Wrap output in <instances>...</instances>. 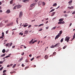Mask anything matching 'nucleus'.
I'll use <instances>...</instances> for the list:
<instances>
[{"label":"nucleus","mask_w":75,"mask_h":75,"mask_svg":"<svg viewBox=\"0 0 75 75\" xmlns=\"http://www.w3.org/2000/svg\"><path fill=\"white\" fill-rule=\"evenodd\" d=\"M69 39H70V37L67 36L65 38V41H67V42H68L69 41Z\"/></svg>","instance_id":"f257e3e1"},{"label":"nucleus","mask_w":75,"mask_h":75,"mask_svg":"<svg viewBox=\"0 0 75 75\" xmlns=\"http://www.w3.org/2000/svg\"><path fill=\"white\" fill-rule=\"evenodd\" d=\"M22 16H23V12H22V11H21L20 13V14L19 16V18H21V17H22Z\"/></svg>","instance_id":"f03ea898"},{"label":"nucleus","mask_w":75,"mask_h":75,"mask_svg":"<svg viewBox=\"0 0 75 75\" xmlns=\"http://www.w3.org/2000/svg\"><path fill=\"white\" fill-rule=\"evenodd\" d=\"M60 45V43H58L55 45V46L57 47H59Z\"/></svg>","instance_id":"7ed1b4c3"},{"label":"nucleus","mask_w":75,"mask_h":75,"mask_svg":"<svg viewBox=\"0 0 75 75\" xmlns=\"http://www.w3.org/2000/svg\"><path fill=\"white\" fill-rule=\"evenodd\" d=\"M61 35H59V34H58L56 36L55 38V40H57V39H58L59 38V37H60Z\"/></svg>","instance_id":"20e7f679"},{"label":"nucleus","mask_w":75,"mask_h":75,"mask_svg":"<svg viewBox=\"0 0 75 75\" xmlns=\"http://www.w3.org/2000/svg\"><path fill=\"white\" fill-rule=\"evenodd\" d=\"M10 10L8 9L6 11V13L7 14H8L9 13H10Z\"/></svg>","instance_id":"39448f33"},{"label":"nucleus","mask_w":75,"mask_h":75,"mask_svg":"<svg viewBox=\"0 0 75 75\" xmlns=\"http://www.w3.org/2000/svg\"><path fill=\"white\" fill-rule=\"evenodd\" d=\"M36 4V3H34L32 4H31L30 6V7H33V6H35V5Z\"/></svg>","instance_id":"423d86ee"},{"label":"nucleus","mask_w":75,"mask_h":75,"mask_svg":"<svg viewBox=\"0 0 75 75\" xmlns=\"http://www.w3.org/2000/svg\"><path fill=\"white\" fill-rule=\"evenodd\" d=\"M28 33V31L25 30L24 34H27Z\"/></svg>","instance_id":"0eeeda50"},{"label":"nucleus","mask_w":75,"mask_h":75,"mask_svg":"<svg viewBox=\"0 0 75 75\" xmlns=\"http://www.w3.org/2000/svg\"><path fill=\"white\" fill-rule=\"evenodd\" d=\"M68 8H69V9H73L74 8V6H71V7L69 6L68 7Z\"/></svg>","instance_id":"6e6552de"},{"label":"nucleus","mask_w":75,"mask_h":75,"mask_svg":"<svg viewBox=\"0 0 75 75\" xmlns=\"http://www.w3.org/2000/svg\"><path fill=\"white\" fill-rule=\"evenodd\" d=\"M42 4V2L40 1L38 4V6H40V5H41Z\"/></svg>","instance_id":"1a4fd4ad"},{"label":"nucleus","mask_w":75,"mask_h":75,"mask_svg":"<svg viewBox=\"0 0 75 75\" xmlns=\"http://www.w3.org/2000/svg\"><path fill=\"white\" fill-rule=\"evenodd\" d=\"M56 47V46H55L54 45H52V46L50 47V48H55V47Z\"/></svg>","instance_id":"9d476101"},{"label":"nucleus","mask_w":75,"mask_h":75,"mask_svg":"<svg viewBox=\"0 0 75 75\" xmlns=\"http://www.w3.org/2000/svg\"><path fill=\"white\" fill-rule=\"evenodd\" d=\"M55 12H53L51 16H54V14H55Z\"/></svg>","instance_id":"9b49d317"},{"label":"nucleus","mask_w":75,"mask_h":75,"mask_svg":"<svg viewBox=\"0 0 75 75\" xmlns=\"http://www.w3.org/2000/svg\"><path fill=\"white\" fill-rule=\"evenodd\" d=\"M23 59V57H22L20 58V59L19 60V62H21Z\"/></svg>","instance_id":"f8f14e48"},{"label":"nucleus","mask_w":75,"mask_h":75,"mask_svg":"<svg viewBox=\"0 0 75 75\" xmlns=\"http://www.w3.org/2000/svg\"><path fill=\"white\" fill-rule=\"evenodd\" d=\"M59 21H62L64 20V18H61L59 20Z\"/></svg>","instance_id":"ddd939ff"},{"label":"nucleus","mask_w":75,"mask_h":75,"mask_svg":"<svg viewBox=\"0 0 75 75\" xmlns=\"http://www.w3.org/2000/svg\"><path fill=\"white\" fill-rule=\"evenodd\" d=\"M2 52L3 53H5V52H6V50H5V49H4L2 51Z\"/></svg>","instance_id":"4468645a"},{"label":"nucleus","mask_w":75,"mask_h":75,"mask_svg":"<svg viewBox=\"0 0 75 75\" xmlns=\"http://www.w3.org/2000/svg\"><path fill=\"white\" fill-rule=\"evenodd\" d=\"M21 5H18L17 8H19L20 7H21Z\"/></svg>","instance_id":"2eb2a0df"},{"label":"nucleus","mask_w":75,"mask_h":75,"mask_svg":"<svg viewBox=\"0 0 75 75\" xmlns=\"http://www.w3.org/2000/svg\"><path fill=\"white\" fill-rule=\"evenodd\" d=\"M56 27H57V26H55V27H53L52 28V30H55V28H56Z\"/></svg>","instance_id":"dca6fc26"},{"label":"nucleus","mask_w":75,"mask_h":75,"mask_svg":"<svg viewBox=\"0 0 75 75\" xmlns=\"http://www.w3.org/2000/svg\"><path fill=\"white\" fill-rule=\"evenodd\" d=\"M59 33L58 34H59V35H61V34H62V31H60L59 32Z\"/></svg>","instance_id":"f3484780"},{"label":"nucleus","mask_w":75,"mask_h":75,"mask_svg":"<svg viewBox=\"0 0 75 75\" xmlns=\"http://www.w3.org/2000/svg\"><path fill=\"white\" fill-rule=\"evenodd\" d=\"M63 41H64V38H62L60 40L61 42H62Z\"/></svg>","instance_id":"a211bd4d"},{"label":"nucleus","mask_w":75,"mask_h":75,"mask_svg":"<svg viewBox=\"0 0 75 75\" xmlns=\"http://www.w3.org/2000/svg\"><path fill=\"white\" fill-rule=\"evenodd\" d=\"M17 6H18V5H16L13 8V9H15V10H16V7H17Z\"/></svg>","instance_id":"6ab92c4d"},{"label":"nucleus","mask_w":75,"mask_h":75,"mask_svg":"<svg viewBox=\"0 0 75 75\" xmlns=\"http://www.w3.org/2000/svg\"><path fill=\"white\" fill-rule=\"evenodd\" d=\"M74 35H73V38L72 39V40H71V41H72V40H74V39L75 38V33L74 34Z\"/></svg>","instance_id":"aec40b11"},{"label":"nucleus","mask_w":75,"mask_h":75,"mask_svg":"<svg viewBox=\"0 0 75 75\" xmlns=\"http://www.w3.org/2000/svg\"><path fill=\"white\" fill-rule=\"evenodd\" d=\"M57 6V4L56 3L54 4L53 5V6Z\"/></svg>","instance_id":"412c9836"},{"label":"nucleus","mask_w":75,"mask_h":75,"mask_svg":"<svg viewBox=\"0 0 75 75\" xmlns=\"http://www.w3.org/2000/svg\"><path fill=\"white\" fill-rule=\"evenodd\" d=\"M55 10V9H53L51 10L50 11V13H51V12H52V11H54Z\"/></svg>","instance_id":"4be33fe9"},{"label":"nucleus","mask_w":75,"mask_h":75,"mask_svg":"<svg viewBox=\"0 0 75 75\" xmlns=\"http://www.w3.org/2000/svg\"><path fill=\"white\" fill-rule=\"evenodd\" d=\"M10 45V43H8L6 45V47H8V45Z\"/></svg>","instance_id":"5701e85b"},{"label":"nucleus","mask_w":75,"mask_h":75,"mask_svg":"<svg viewBox=\"0 0 75 75\" xmlns=\"http://www.w3.org/2000/svg\"><path fill=\"white\" fill-rule=\"evenodd\" d=\"M28 24L25 25L23 26V27H26L27 26H28Z\"/></svg>","instance_id":"b1692460"},{"label":"nucleus","mask_w":75,"mask_h":75,"mask_svg":"<svg viewBox=\"0 0 75 75\" xmlns=\"http://www.w3.org/2000/svg\"><path fill=\"white\" fill-rule=\"evenodd\" d=\"M29 1V0H23V1L25 3H26V1Z\"/></svg>","instance_id":"393cba45"},{"label":"nucleus","mask_w":75,"mask_h":75,"mask_svg":"<svg viewBox=\"0 0 75 75\" xmlns=\"http://www.w3.org/2000/svg\"><path fill=\"white\" fill-rule=\"evenodd\" d=\"M41 25H44V23L42 24H41L40 25L38 26V27H40Z\"/></svg>","instance_id":"a878e982"},{"label":"nucleus","mask_w":75,"mask_h":75,"mask_svg":"<svg viewBox=\"0 0 75 75\" xmlns=\"http://www.w3.org/2000/svg\"><path fill=\"white\" fill-rule=\"evenodd\" d=\"M72 2V1L71 0L70 1H69L68 2L69 4H70Z\"/></svg>","instance_id":"bb28decb"},{"label":"nucleus","mask_w":75,"mask_h":75,"mask_svg":"<svg viewBox=\"0 0 75 75\" xmlns=\"http://www.w3.org/2000/svg\"><path fill=\"white\" fill-rule=\"evenodd\" d=\"M5 55H6V54L5 53L3 55H1V57H4L5 56Z\"/></svg>","instance_id":"cd10ccee"},{"label":"nucleus","mask_w":75,"mask_h":75,"mask_svg":"<svg viewBox=\"0 0 75 75\" xmlns=\"http://www.w3.org/2000/svg\"><path fill=\"white\" fill-rule=\"evenodd\" d=\"M4 32H3L2 33V37H4Z\"/></svg>","instance_id":"c85d7f7f"},{"label":"nucleus","mask_w":75,"mask_h":75,"mask_svg":"<svg viewBox=\"0 0 75 75\" xmlns=\"http://www.w3.org/2000/svg\"><path fill=\"white\" fill-rule=\"evenodd\" d=\"M33 40H34V39H32L31 41H30V44H31V43H32V42L33 41Z\"/></svg>","instance_id":"c756f323"},{"label":"nucleus","mask_w":75,"mask_h":75,"mask_svg":"<svg viewBox=\"0 0 75 75\" xmlns=\"http://www.w3.org/2000/svg\"><path fill=\"white\" fill-rule=\"evenodd\" d=\"M16 66V64H15L14 65H13V66L12 67V68H14Z\"/></svg>","instance_id":"7c9ffc66"},{"label":"nucleus","mask_w":75,"mask_h":75,"mask_svg":"<svg viewBox=\"0 0 75 75\" xmlns=\"http://www.w3.org/2000/svg\"><path fill=\"white\" fill-rule=\"evenodd\" d=\"M19 35H23V33H19Z\"/></svg>","instance_id":"2f4dec72"},{"label":"nucleus","mask_w":75,"mask_h":75,"mask_svg":"<svg viewBox=\"0 0 75 75\" xmlns=\"http://www.w3.org/2000/svg\"><path fill=\"white\" fill-rule=\"evenodd\" d=\"M61 24H65V22L64 21H61Z\"/></svg>","instance_id":"473e14b6"},{"label":"nucleus","mask_w":75,"mask_h":75,"mask_svg":"<svg viewBox=\"0 0 75 75\" xmlns=\"http://www.w3.org/2000/svg\"><path fill=\"white\" fill-rule=\"evenodd\" d=\"M67 47V45L65 46L64 47H63V49H65Z\"/></svg>","instance_id":"72a5a7b5"},{"label":"nucleus","mask_w":75,"mask_h":75,"mask_svg":"<svg viewBox=\"0 0 75 75\" xmlns=\"http://www.w3.org/2000/svg\"><path fill=\"white\" fill-rule=\"evenodd\" d=\"M40 57H41V56H38L36 57V58L38 59V58H40Z\"/></svg>","instance_id":"f704fd0d"},{"label":"nucleus","mask_w":75,"mask_h":75,"mask_svg":"<svg viewBox=\"0 0 75 75\" xmlns=\"http://www.w3.org/2000/svg\"><path fill=\"white\" fill-rule=\"evenodd\" d=\"M25 62H28V59H26L25 60Z\"/></svg>","instance_id":"c9c22d12"},{"label":"nucleus","mask_w":75,"mask_h":75,"mask_svg":"<svg viewBox=\"0 0 75 75\" xmlns=\"http://www.w3.org/2000/svg\"><path fill=\"white\" fill-rule=\"evenodd\" d=\"M58 24H62V23H61V21H60V22H59L58 23Z\"/></svg>","instance_id":"e433bc0d"},{"label":"nucleus","mask_w":75,"mask_h":75,"mask_svg":"<svg viewBox=\"0 0 75 75\" xmlns=\"http://www.w3.org/2000/svg\"><path fill=\"white\" fill-rule=\"evenodd\" d=\"M3 67H2L0 69V71H1L3 69Z\"/></svg>","instance_id":"4c0bfd02"},{"label":"nucleus","mask_w":75,"mask_h":75,"mask_svg":"<svg viewBox=\"0 0 75 75\" xmlns=\"http://www.w3.org/2000/svg\"><path fill=\"white\" fill-rule=\"evenodd\" d=\"M8 33V30L7 31H6V33L7 34Z\"/></svg>","instance_id":"58836bf2"},{"label":"nucleus","mask_w":75,"mask_h":75,"mask_svg":"<svg viewBox=\"0 0 75 75\" xmlns=\"http://www.w3.org/2000/svg\"><path fill=\"white\" fill-rule=\"evenodd\" d=\"M34 57H33L32 58L30 59V60L32 61L34 60Z\"/></svg>","instance_id":"ea45409f"},{"label":"nucleus","mask_w":75,"mask_h":75,"mask_svg":"<svg viewBox=\"0 0 75 75\" xmlns=\"http://www.w3.org/2000/svg\"><path fill=\"white\" fill-rule=\"evenodd\" d=\"M56 52H54L53 53V55H55V54H56Z\"/></svg>","instance_id":"a19ab883"},{"label":"nucleus","mask_w":75,"mask_h":75,"mask_svg":"<svg viewBox=\"0 0 75 75\" xmlns=\"http://www.w3.org/2000/svg\"><path fill=\"white\" fill-rule=\"evenodd\" d=\"M13 0H11V1H10V4H12L13 3Z\"/></svg>","instance_id":"79ce46f5"},{"label":"nucleus","mask_w":75,"mask_h":75,"mask_svg":"<svg viewBox=\"0 0 75 75\" xmlns=\"http://www.w3.org/2000/svg\"><path fill=\"white\" fill-rule=\"evenodd\" d=\"M22 67H25V65H24L23 64H22Z\"/></svg>","instance_id":"37998d69"},{"label":"nucleus","mask_w":75,"mask_h":75,"mask_svg":"<svg viewBox=\"0 0 75 75\" xmlns=\"http://www.w3.org/2000/svg\"><path fill=\"white\" fill-rule=\"evenodd\" d=\"M6 70H4L3 71V73H5V72H6Z\"/></svg>","instance_id":"c03bdc74"},{"label":"nucleus","mask_w":75,"mask_h":75,"mask_svg":"<svg viewBox=\"0 0 75 75\" xmlns=\"http://www.w3.org/2000/svg\"><path fill=\"white\" fill-rule=\"evenodd\" d=\"M8 20H7L5 21V23H7V22H8Z\"/></svg>","instance_id":"a18cd8bd"},{"label":"nucleus","mask_w":75,"mask_h":75,"mask_svg":"<svg viewBox=\"0 0 75 75\" xmlns=\"http://www.w3.org/2000/svg\"><path fill=\"white\" fill-rule=\"evenodd\" d=\"M42 30V28H41L40 30H39V31H41Z\"/></svg>","instance_id":"49530a36"},{"label":"nucleus","mask_w":75,"mask_h":75,"mask_svg":"<svg viewBox=\"0 0 75 75\" xmlns=\"http://www.w3.org/2000/svg\"><path fill=\"white\" fill-rule=\"evenodd\" d=\"M42 4L44 5V6H45V3H44V2H43Z\"/></svg>","instance_id":"de8ad7c7"},{"label":"nucleus","mask_w":75,"mask_h":75,"mask_svg":"<svg viewBox=\"0 0 75 75\" xmlns=\"http://www.w3.org/2000/svg\"><path fill=\"white\" fill-rule=\"evenodd\" d=\"M3 62L0 61V64H3Z\"/></svg>","instance_id":"09e8293b"},{"label":"nucleus","mask_w":75,"mask_h":75,"mask_svg":"<svg viewBox=\"0 0 75 75\" xmlns=\"http://www.w3.org/2000/svg\"><path fill=\"white\" fill-rule=\"evenodd\" d=\"M3 26V24H2L1 23L0 24V27H2Z\"/></svg>","instance_id":"8fccbe9b"},{"label":"nucleus","mask_w":75,"mask_h":75,"mask_svg":"<svg viewBox=\"0 0 75 75\" xmlns=\"http://www.w3.org/2000/svg\"><path fill=\"white\" fill-rule=\"evenodd\" d=\"M24 52H23L21 53V55H24Z\"/></svg>","instance_id":"3c124183"},{"label":"nucleus","mask_w":75,"mask_h":75,"mask_svg":"<svg viewBox=\"0 0 75 75\" xmlns=\"http://www.w3.org/2000/svg\"><path fill=\"white\" fill-rule=\"evenodd\" d=\"M75 14V11H74L72 13V14Z\"/></svg>","instance_id":"603ef678"},{"label":"nucleus","mask_w":75,"mask_h":75,"mask_svg":"<svg viewBox=\"0 0 75 75\" xmlns=\"http://www.w3.org/2000/svg\"><path fill=\"white\" fill-rule=\"evenodd\" d=\"M64 16H65V17H67V16H68V15L67 14H65L64 15Z\"/></svg>","instance_id":"864d4df0"},{"label":"nucleus","mask_w":75,"mask_h":75,"mask_svg":"<svg viewBox=\"0 0 75 75\" xmlns=\"http://www.w3.org/2000/svg\"><path fill=\"white\" fill-rule=\"evenodd\" d=\"M48 56H47V57H46V58H45V59H48Z\"/></svg>","instance_id":"5fc2aeb1"},{"label":"nucleus","mask_w":75,"mask_h":75,"mask_svg":"<svg viewBox=\"0 0 75 75\" xmlns=\"http://www.w3.org/2000/svg\"><path fill=\"white\" fill-rule=\"evenodd\" d=\"M29 57H32V54H29Z\"/></svg>","instance_id":"6e6d98bb"},{"label":"nucleus","mask_w":75,"mask_h":75,"mask_svg":"<svg viewBox=\"0 0 75 75\" xmlns=\"http://www.w3.org/2000/svg\"><path fill=\"white\" fill-rule=\"evenodd\" d=\"M49 28V27L48 26H47V27L46 28V30H47V29H48Z\"/></svg>","instance_id":"4d7b16f0"},{"label":"nucleus","mask_w":75,"mask_h":75,"mask_svg":"<svg viewBox=\"0 0 75 75\" xmlns=\"http://www.w3.org/2000/svg\"><path fill=\"white\" fill-rule=\"evenodd\" d=\"M12 43H11L10 44V47H11V45H12Z\"/></svg>","instance_id":"13d9d810"},{"label":"nucleus","mask_w":75,"mask_h":75,"mask_svg":"<svg viewBox=\"0 0 75 75\" xmlns=\"http://www.w3.org/2000/svg\"><path fill=\"white\" fill-rule=\"evenodd\" d=\"M71 25H72V23H70V25H69V27H71Z\"/></svg>","instance_id":"bf43d9fd"},{"label":"nucleus","mask_w":75,"mask_h":75,"mask_svg":"<svg viewBox=\"0 0 75 75\" xmlns=\"http://www.w3.org/2000/svg\"><path fill=\"white\" fill-rule=\"evenodd\" d=\"M31 27V25H30L29 26H28V28H30V27Z\"/></svg>","instance_id":"052dcab7"},{"label":"nucleus","mask_w":75,"mask_h":75,"mask_svg":"<svg viewBox=\"0 0 75 75\" xmlns=\"http://www.w3.org/2000/svg\"><path fill=\"white\" fill-rule=\"evenodd\" d=\"M15 48V46H12V48Z\"/></svg>","instance_id":"680f3d73"},{"label":"nucleus","mask_w":75,"mask_h":75,"mask_svg":"<svg viewBox=\"0 0 75 75\" xmlns=\"http://www.w3.org/2000/svg\"><path fill=\"white\" fill-rule=\"evenodd\" d=\"M3 11L1 10H0V13H2Z\"/></svg>","instance_id":"e2e57ef3"},{"label":"nucleus","mask_w":75,"mask_h":75,"mask_svg":"<svg viewBox=\"0 0 75 75\" xmlns=\"http://www.w3.org/2000/svg\"><path fill=\"white\" fill-rule=\"evenodd\" d=\"M3 20V18H0V20Z\"/></svg>","instance_id":"0e129e2a"},{"label":"nucleus","mask_w":75,"mask_h":75,"mask_svg":"<svg viewBox=\"0 0 75 75\" xmlns=\"http://www.w3.org/2000/svg\"><path fill=\"white\" fill-rule=\"evenodd\" d=\"M55 18H56V17H55V18H54L52 19V20H55Z\"/></svg>","instance_id":"69168bd1"},{"label":"nucleus","mask_w":75,"mask_h":75,"mask_svg":"<svg viewBox=\"0 0 75 75\" xmlns=\"http://www.w3.org/2000/svg\"><path fill=\"white\" fill-rule=\"evenodd\" d=\"M27 68H28V67H25V69H27Z\"/></svg>","instance_id":"338daca9"},{"label":"nucleus","mask_w":75,"mask_h":75,"mask_svg":"<svg viewBox=\"0 0 75 75\" xmlns=\"http://www.w3.org/2000/svg\"><path fill=\"white\" fill-rule=\"evenodd\" d=\"M3 75H6V73H4L3 74Z\"/></svg>","instance_id":"774afa93"}]
</instances>
